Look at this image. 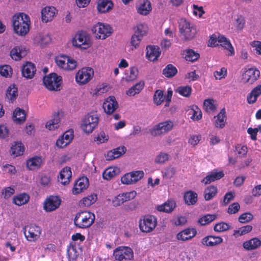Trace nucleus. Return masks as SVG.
<instances>
[{
    "label": "nucleus",
    "instance_id": "nucleus-1",
    "mask_svg": "<svg viewBox=\"0 0 261 261\" xmlns=\"http://www.w3.org/2000/svg\"><path fill=\"white\" fill-rule=\"evenodd\" d=\"M30 22L29 17L26 14L14 15L12 23L15 33L20 36H25L29 31Z\"/></svg>",
    "mask_w": 261,
    "mask_h": 261
},
{
    "label": "nucleus",
    "instance_id": "nucleus-2",
    "mask_svg": "<svg viewBox=\"0 0 261 261\" xmlns=\"http://www.w3.org/2000/svg\"><path fill=\"white\" fill-rule=\"evenodd\" d=\"M95 215L89 211H82L76 214L74 219L75 225L80 228L90 227L94 223Z\"/></svg>",
    "mask_w": 261,
    "mask_h": 261
},
{
    "label": "nucleus",
    "instance_id": "nucleus-3",
    "mask_svg": "<svg viewBox=\"0 0 261 261\" xmlns=\"http://www.w3.org/2000/svg\"><path fill=\"white\" fill-rule=\"evenodd\" d=\"M62 83V77L56 73H51L43 78L45 87L50 91H59Z\"/></svg>",
    "mask_w": 261,
    "mask_h": 261
},
{
    "label": "nucleus",
    "instance_id": "nucleus-4",
    "mask_svg": "<svg viewBox=\"0 0 261 261\" xmlns=\"http://www.w3.org/2000/svg\"><path fill=\"white\" fill-rule=\"evenodd\" d=\"M179 29L181 35L185 40L193 39L196 33L195 26L184 19H181L179 22Z\"/></svg>",
    "mask_w": 261,
    "mask_h": 261
},
{
    "label": "nucleus",
    "instance_id": "nucleus-5",
    "mask_svg": "<svg viewBox=\"0 0 261 261\" xmlns=\"http://www.w3.org/2000/svg\"><path fill=\"white\" fill-rule=\"evenodd\" d=\"M91 30L95 37L98 39H105L112 33V29L107 23L98 22L94 25Z\"/></svg>",
    "mask_w": 261,
    "mask_h": 261
},
{
    "label": "nucleus",
    "instance_id": "nucleus-6",
    "mask_svg": "<svg viewBox=\"0 0 261 261\" xmlns=\"http://www.w3.org/2000/svg\"><path fill=\"white\" fill-rule=\"evenodd\" d=\"M99 117L96 113H90L83 120L82 129L88 134L91 133L98 124Z\"/></svg>",
    "mask_w": 261,
    "mask_h": 261
},
{
    "label": "nucleus",
    "instance_id": "nucleus-7",
    "mask_svg": "<svg viewBox=\"0 0 261 261\" xmlns=\"http://www.w3.org/2000/svg\"><path fill=\"white\" fill-rule=\"evenodd\" d=\"M72 44L75 46L87 49L91 45L90 37L86 32H79L73 38Z\"/></svg>",
    "mask_w": 261,
    "mask_h": 261
},
{
    "label": "nucleus",
    "instance_id": "nucleus-8",
    "mask_svg": "<svg viewBox=\"0 0 261 261\" xmlns=\"http://www.w3.org/2000/svg\"><path fill=\"white\" fill-rule=\"evenodd\" d=\"M115 259L118 261H128L134 257L133 250L128 247L120 246L114 251Z\"/></svg>",
    "mask_w": 261,
    "mask_h": 261
},
{
    "label": "nucleus",
    "instance_id": "nucleus-9",
    "mask_svg": "<svg viewBox=\"0 0 261 261\" xmlns=\"http://www.w3.org/2000/svg\"><path fill=\"white\" fill-rule=\"evenodd\" d=\"M147 26L145 24L140 23L134 28V34L131 38V44L132 46L137 48L142 37L146 34Z\"/></svg>",
    "mask_w": 261,
    "mask_h": 261
},
{
    "label": "nucleus",
    "instance_id": "nucleus-10",
    "mask_svg": "<svg viewBox=\"0 0 261 261\" xmlns=\"http://www.w3.org/2000/svg\"><path fill=\"white\" fill-rule=\"evenodd\" d=\"M94 75V71L92 68H83L76 73L75 81L80 85H85L88 83Z\"/></svg>",
    "mask_w": 261,
    "mask_h": 261
},
{
    "label": "nucleus",
    "instance_id": "nucleus-11",
    "mask_svg": "<svg viewBox=\"0 0 261 261\" xmlns=\"http://www.w3.org/2000/svg\"><path fill=\"white\" fill-rule=\"evenodd\" d=\"M173 123L171 121H166L159 123L150 129V133L154 137L165 134L172 129Z\"/></svg>",
    "mask_w": 261,
    "mask_h": 261
},
{
    "label": "nucleus",
    "instance_id": "nucleus-12",
    "mask_svg": "<svg viewBox=\"0 0 261 261\" xmlns=\"http://www.w3.org/2000/svg\"><path fill=\"white\" fill-rule=\"evenodd\" d=\"M156 224L157 221L155 217L146 216L142 220L140 221L139 227L142 232H150L154 229Z\"/></svg>",
    "mask_w": 261,
    "mask_h": 261
},
{
    "label": "nucleus",
    "instance_id": "nucleus-13",
    "mask_svg": "<svg viewBox=\"0 0 261 261\" xmlns=\"http://www.w3.org/2000/svg\"><path fill=\"white\" fill-rule=\"evenodd\" d=\"M24 233L29 241H35L40 237L41 229L38 226L32 225L24 228Z\"/></svg>",
    "mask_w": 261,
    "mask_h": 261
},
{
    "label": "nucleus",
    "instance_id": "nucleus-14",
    "mask_svg": "<svg viewBox=\"0 0 261 261\" xmlns=\"http://www.w3.org/2000/svg\"><path fill=\"white\" fill-rule=\"evenodd\" d=\"M260 72L256 68H250L247 69L243 74L242 80L248 85L252 84L259 77Z\"/></svg>",
    "mask_w": 261,
    "mask_h": 261
},
{
    "label": "nucleus",
    "instance_id": "nucleus-15",
    "mask_svg": "<svg viewBox=\"0 0 261 261\" xmlns=\"http://www.w3.org/2000/svg\"><path fill=\"white\" fill-rule=\"evenodd\" d=\"M61 202L59 197L50 196L44 202V210L47 212L54 211L59 207Z\"/></svg>",
    "mask_w": 261,
    "mask_h": 261
},
{
    "label": "nucleus",
    "instance_id": "nucleus-16",
    "mask_svg": "<svg viewBox=\"0 0 261 261\" xmlns=\"http://www.w3.org/2000/svg\"><path fill=\"white\" fill-rule=\"evenodd\" d=\"M118 107L114 96H110L103 103V108L107 114H112Z\"/></svg>",
    "mask_w": 261,
    "mask_h": 261
},
{
    "label": "nucleus",
    "instance_id": "nucleus-17",
    "mask_svg": "<svg viewBox=\"0 0 261 261\" xmlns=\"http://www.w3.org/2000/svg\"><path fill=\"white\" fill-rule=\"evenodd\" d=\"M21 70L22 76L27 79H32L35 75L36 69L34 64L27 62L22 66Z\"/></svg>",
    "mask_w": 261,
    "mask_h": 261
},
{
    "label": "nucleus",
    "instance_id": "nucleus-18",
    "mask_svg": "<svg viewBox=\"0 0 261 261\" xmlns=\"http://www.w3.org/2000/svg\"><path fill=\"white\" fill-rule=\"evenodd\" d=\"M161 54L159 47L154 45H148L146 47V58L150 61H155L158 60Z\"/></svg>",
    "mask_w": 261,
    "mask_h": 261
},
{
    "label": "nucleus",
    "instance_id": "nucleus-19",
    "mask_svg": "<svg viewBox=\"0 0 261 261\" xmlns=\"http://www.w3.org/2000/svg\"><path fill=\"white\" fill-rule=\"evenodd\" d=\"M57 13V10L54 7H46L41 11L42 20L47 22L52 20Z\"/></svg>",
    "mask_w": 261,
    "mask_h": 261
},
{
    "label": "nucleus",
    "instance_id": "nucleus-20",
    "mask_svg": "<svg viewBox=\"0 0 261 261\" xmlns=\"http://www.w3.org/2000/svg\"><path fill=\"white\" fill-rule=\"evenodd\" d=\"M88 179L87 177L79 178L74 186L72 192L74 194H79L86 189L88 186Z\"/></svg>",
    "mask_w": 261,
    "mask_h": 261
},
{
    "label": "nucleus",
    "instance_id": "nucleus-21",
    "mask_svg": "<svg viewBox=\"0 0 261 261\" xmlns=\"http://www.w3.org/2000/svg\"><path fill=\"white\" fill-rule=\"evenodd\" d=\"M71 176L72 172L70 168L66 167L60 171V176L58 177L59 181L64 185L68 184L70 181Z\"/></svg>",
    "mask_w": 261,
    "mask_h": 261
},
{
    "label": "nucleus",
    "instance_id": "nucleus-22",
    "mask_svg": "<svg viewBox=\"0 0 261 261\" xmlns=\"http://www.w3.org/2000/svg\"><path fill=\"white\" fill-rule=\"evenodd\" d=\"M113 4L111 0H98L97 9L101 13H106L112 9Z\"/></svg>",
    "mask_w": 261,
    "mask_h": 261
},
{
    "label": "nucleus",
    "instance_id": "nucleus-23",
    "mask_svg": "<svg viewBox=\"0 0 261 261\" xmlns=\"http://www.w3.org/2000/svg\"><path fill=\"white\" fill-rule=\"evenodd\" d=\"M124 146L118 147L107 152L106 159L111 161L117 159L122 155L126 151Z\"/></svg>",
    "mask_w": 261,
    "mask_h": 261
},
{
    "label": "nucleus",
    "instance_id": "nucleus-24",
    "mask_svg": "<svg viewBox=\"0 0 261 261\" xmlns=\"http://www.w3.org/2000/svg\"><path fill=\"white\" fill-rule=\"evenodd\" d=\"M27 54V50L22 46H16L10 52L12 58L15 61L20 60L22 58L25 57Z\"/></svg>",
    "mask_w": 261,
    "mask_h": 261
},
{
    "label": "nucleus",
    "instance_id": "nucleus-25",
    "mask_svg": "<svg viewBox=\"0 0 261 261\" xmlns=\"http://www.w3.org/2000/svg\"><path fill=\"white\" fill-rule=\"evenodd\" d=\"M223 241L222 238L209 236L202 239L201 243L206 246H214L221 243Z\"/></svg>",
    "mask_w": 261,
    "mask_h": 261
},
{
    "label": "nucleus",
    "instance_id": "nucleus-26",
    "mask_svg": "<svg viewBox=\"0 0 261 261\" xmlns=\"http://www.w3.org/2000/svg\"><path fill=\"white\" fill-rule=\"evenodd\" d=\"M196 234V231L195 229L188 228L179 232L177 234V239L181 241H187L191 239Z\"/></svg>",
    "mask_w": 261,
    "mask_h": 261
},
{
    "label": "nucleus",
    "instance_id": "nucleus-27",
    "mask_svg": "<svg viewBox=\"0 0 261 261\" xmlns=\"http://www.w3.org/2000/svg\"><path fill=\"white\" fill-rule=\"evenodd\" d=\"M224 175V174L222 171H213L211 172L205 177H204L201 180V182H203L205 185L209 184L212 182L220 179V178L223 177Z\"/></svg>",
    "mask_w": 261,
    "mask_h": 261
},
{
    "label": "nucleus",
    "instance_id": "nucleus-28",
    "mask_svg": "<svg viewBox=\"0 0 261 261\" xmlns=\"http://www.w3.org/2000/svg\"><path fill=\"white\" fill-rule=\"evenodd\" d=\"M218 43L221 46L227 49L230 54L229 55L232 56L234 54V51L229 40L224 36L219 35L218 36Z\"/></svg>",
    "mask_w": 261,
    "mask_h": 261
},
{
    "label": "nucleus",
    "instance_id": "nucleus-29",
    "mask_svg": "<svg viewBox=\"0 0 261 261\" xmlns=\"http://www.w3.org/2000/svg\"><path fill=\"white\" fill-rule=\"evenodd\" d=\"M261 246V241L257 238H253L249 241L245 242L243 247L247 250H254Z\"/></svg>",
    "mask_w": 261,
    "mask_h": 261
},
{
    "label": "nucleus",
    "instance_id": "nucleus-30",
    "mask_svg": "<svg viewBox=\"0 0 261 261\" xmlns=\"http://www.w3.org/2000/svg\"><path fill=\"white\" fill-rule=\"evenodd\" d=\"M261 95V84L255 87L247 96V100L249 103H254L257 97Z\"/></svg>",
    "mask_w": 261,
    "mask_h": 261
},
{
    "label": "nucleus",
    "instance_id": "nucleus-31",
    "mask_svg": "<svg viewBox=\"0 0 261 261\" xmlns=\"http://www.w3.org/2000/svg\"><path fill=\"white\" fill-rule=\"evenodd\" d=\"M151 10V4L148 0H143L137 9L139 14L144 15L148 14Z\"/></svg>",
    "mask_w": 261,
    "mask_h": 261
},
{
    "label": "nucleus",
    "instance_id": "nucleus-32",
    "mask_svg": "<svg viewBox=\"0 0 261 261\" xmlns=\"http://www.w3.org/2000/svg\"><path fill=\"white\" fill-rule=\"evenodd\" d=\"M42 159L40 157L35 156L28 160L27 167L31 170L38 169L41 165Z\"/></svg>",
    "mask_w": 261,
    "mask_h": 261
},
{
    "label": "nucleus",
    "instance_id": "nucleus-33",
    "mask_svg": "<svg viewBox=\"0 0 261 261\" xmlns=\"http://www.w3.org/2000/svg\"><path fill=\"white\" fill-rule=\"evenodd\" d=\"M60 122V118L59 113H55L53 115L51 119L46 123V127L49 130L55 129L59 127V123Z\"/></svg>",
    "mask_w": 261,
    "mask_h": 261
},
{
    "label": "nucleus",
    "instance_id": "nucleus-34",
    "mask_svg": "<svg viewBox=\"0 0 261 261\" xmlns=\"http://www.w3.org/2000/svg\"><path fill=\"white\" fill-rule=\"evenodd\" d=\"M175 202L174 201L170 200L164 204L158 205L157 206V210L160 212H163L165 213H170L175 207Z\"/></svg>",
    "mask_w": 261,
    "mask_h": 261
},
{
    "label": "nucleus",
    "instance_id": "nucleus-35",
    "mask_svg": "<svg viewBox=\"0 0 261 261\" xmlns=\"http://www.w3.org/2000/svg\"><path fill=\"white\" fill-rule=\"evenodd\" d=\"M26 115L23 110L20 108L16 109L13 115V118L14 121L17 123H21L25 120Z\"/></svg>",
    "mask_w": 261,
    "mask_h": 261
},
{
    "label": "nucleus",
    "instance_id": "nucleus-36",
    "mask_svg": "<svg viewBox=\"0 0 261 261\" xmlns=\"http://www.w3.org/2000/svg\"><path fill=\"white\" fill-rule=\"evenodd\" d=\"M184 199L186 204L194 205L197 200V194L192 191L187 192L185 194Z\"/></svg>",
    "mask_w": 261,
    "mask_h": 261
},
{
    "label": "nucleus",
    "instance_id": "nucleus-37",
    "mask_svg": "<svg viewBox=\"0 0 261 261\" xmlns=\"http://www.w3.org/2000/svg\"><path fill=\"white\" fill-rule=\"evenodd\" d=\"M30 197L25 193L20 194L13 198L14 203L19 206L22 205L28 202Z\"/></svg>",
    "mask_w": 261,
    "mask_h": 261
},
{
    "label": "nucleus",
    "instance_id": "nucleus-38",
    "mask_svg": "<svg viewBox=\"0 0 261 261\" xmlns=\"http://www.w3.org/2000/svg\"><path fill=\"white\" fill-rule=\"evenodd\" d=\"M177 68L171 64L167 65L163 70V74L168 78L173 77L177 74Z\"/></svg>",
    "mask_w": 261,
    "mask_h": 261
},
{
    "label": "nucleus",
    "instance_id": "nucleus-39",
    "mask_svg": "<svg viewBox=\"0 0 261 261\" xmlns=\"http://www.w3.org/2000/svg\"><path fill=\"white\" fill-rule=\"evenodd\" d=\"M119 173V169L117 167H110L105 170L102 173L104 179L110 180L115 177Z\"/></svg>",
    "mask_w": 261,
    "mask_h": 261
},
{
    "label": "nucleus",
    "instance_id": "nucleus-40",
    "mask_svg": "<svg viewBox=\"0 0 261 261\" xmlns=\"http://www.w3.org/2000/svg\"><path fill=\"white\" fill-rule=\"evenodd\" d=\"M216 117L217 119L216 120L215 124L216 127L223 128L225 125L226 121L225 109H222Z\"/></svg>",
    "mask_w": 261,
    "mask_h": 261
},
{
    "label": "nucleus",
    "instance_id": "nucleus-41",
    "mask_svg": "<svg viewBox=\"0 0 261 261\" xmlns=\"http://www.w3.org/2000/svg\"><path fill=\"white\" fill-rule=\"evenodd\" d=\"M144 86V83L142 81L139 82L135 85L132 87L126 92L127 95L129 96H134L136 94H138L143 89Z\"/></svg>",
    "mask_w": 261,
    "mask_h": 261
},
{
    "label": "nucleus",
    "instance_id": "nucleus-42",
    "mask_svg": "<svg viewBox=\"0 0 261 261\" xmlns=\"http://www.w3.org/2000/svg\"><path fill=\"white\" fill-rule=\"evenodd\" d=\"M217 193V188L214 186L207 187L204 190V199L205 200H210L214 198Z\"/></svg>",
    "mask_w": 261,
    "mask_h": 261
},
{
    "label": "nucleus",
    "instance_id": "nucleus-43",
    "mask_svg": "<svg viewBox=\"0 0 261 261\" xmlns=\"http://www.w3.org/2000/svg\"><path fill=\"white\" fill-rule=\"evenodd\" d=\"M24 151V147L21 142H16L11 147V153L16 156L22 155Z\"/></svg>",
    "mask_w": 261,
    "mask_h": 261
},
{
    "label": "nucleus",
    "instance_id": "nucleus-44",
    "mask_svg": "<svg viewBox=\"0 0 261 261\" xmlns=\"http://www.w3.org/2000/svg\"><path fill=\"white\" fill-rule=\"evenodd\" d=\"M217 216V214H207L202 217L198 221L201 225H205L216 220Z\"/></svg>",
    "mask_w": 261,
    "mask_h": 261
},
{
    "label": "nucleus",
    "instance_id": "nucleus-45",
    "mask_svg": "<svg viewBox=\"0 0 261 261\" xmlns=\"http://www.w3.org/2000/svg\"><path fill=\"white\" fill-rule=\"evenodd\" d=\"M6 95L8 99L13 101L18 96L17 88L14 86H10L7 90Z\"/></svg>",
    "mask_w": 261,
    "mask_h": 261
},
{
    "label": "nucleus",
    "instance_id": "nucleus-46",
    "mask_svg": "<svg viewBox=\"0 0 261 261\" xmlns=\"http://www.w3.org/2000/svg\"><path fill=\"white\" fill-rule=\"evenodd\" d=\"M67 255L70 260H75L79 255L77 248L74 245H71L67 249Z\"/></svg>",
    "mask_w": 261,
    "mask_h": 261
},
{
    "label": "nucleus",
    "instance_id": "nucleus-47",
    "mask_svg": "<svg viewBox=\"0 0 261 261\" xmlns=\"http://www.w3.org/2000/svg\"><path fill=\"white\" fill-rule=\"evenodd\" d=\"M252 229V227L251 225H247L244 226H242L237 230H234L233 235L238 237L239 236H243L245 234L250 231H251Z\"/></svg>",
    "mask_w": 261,
    "mask_h": 261
},
{
    "label": "nucleus",
    "instance_id": "nucleus-48",
    "mask_svg": "<svg viewBox=\"0 0 261 261\" xmlns=\"http://www.w3.org/2000/svg\"><path fill=\"white\" fill-rule=\"evenodd\" d=\"M97 199V195L96 194H91L86 197H84L81 200L82 204L85 206H89L93 204Z\"/></svg>",
    "mask_w": 261,
    "mask_h": 261
},
{
    "label": "nucleus",
    "instance_id": "nucleus-49",
    "mask_svg": "<svg viewBox=\"0 0 261 261\" xmlns=\"http://www.w3.org/2000/svg\"><path fill=\"white\" fill-rule=\"evenodd\" d=\"M165 96L164 95L163 91L160 90H156L154 96L153 101L156 105H160L164 100Z\"/></svg>",
    "mask_w": 261,
    "mask_h": 261
},
{
    "label": "nucleus",
    "instance_id": "nucleus-50",
    "mask_svg": "<svg viewBox=\"0 0 261 261\" xmlns=\"http://www.w3.org/2000/svg\"><path fill=\"white\" fill-rule=\"evenodd\" d=\"M199 58V55L192 49H188L186 51L185 59L187 61L194 62Z\"/></svg>",
    "mask_w": 261,
    "mask_h": 261
},
{
    "label": "nucleus",
    "instance_id": "nucleus-51",
    "mask_svg": "<svg viewBox=\"0 0 261 261\" xmlns=\"http://www.w3.org/2000/svg\"><path fill=\"white\" fill-rule=\"evenodd\" d=\"M191 91L192 89L191 87L189 86L179 87L176 90V92L185 97H189L191 93Z\"/></svg>",
    "mask_w": 261,
    "mask_h": 261
},
{
    "label": "nucleus",
    "instance_id": "nucleus-52",
    "mask_svg": "<svg viewBox=\"0 0 261 261\" xmlns=\"http://www.w3.org/2000/svg\"><path fill=\"white\" fill-rule=\"evenodd\" d=\"M230 229V226L228 223L222 222L216 224L214 229L217 232H223L227 231Z\"/></svg>",
    "mask_w": 261,
    "mask_h": 261
},
{
    "label": "nucleus",
    "instance_id": "nucleus-53",
    "mask_svg": "<svg viewBox=\"0 0 261 261\" xmlns=\"http://www.w3.org/2000/svg\"><path fill=\"white\" fill-rule=\"evenodd\" d=\"M253 218V216L250 213H245L240 216L238 218L239 221L241 223H248Z\"/></svg>",
    "mask_w": 261,
    "mask_h": 261
},
{
    "label": "nucleus",
    "instance_id": "nucleus-54",
    "mask_svg": "<svg viewBox=\"0 0 261 261\" xmlns=\"http://www.w3.org/2000/svg\"><path fill=\"white\" fill-rule=\"evenodd\" d=\"M0 74L5 77L10 76L12 74V68L11 66L7 65L1 66Z\"/></svg>",
    "mask_w": 261,
    "mask_h": 261
},
{
    "label": "nucleus",
    "instance_id": "nucleus-55",
    "mask_svg": "<svg viewBox=\"0 0 261 261\" xmlns=\"http://www.w3.org/2000/svg\"><path fill=\"white\" fill-rule=\"evenodd\" d=\"M169 160V154L165 152H161L155 159V162L163 164Z\"/></svg>",
    "mask_w": 261,
    "mask_h": 261
},
{
    "label": "nucleus",
    "instance_id": "nucleus-56",
    "mask_svg": "<svg viewBox=\"0 0 261 261\" xmlns=\"http://www.w3.org/2000/svg\"><path fill=\"white\" fill-rule=\"evenodd\" d=\"M77 66L76 61L72 58L67 56V63L66 65V70H72L76 68Z\"/></svg>",
    "mask_w": 261,
    "mask_h": 261
},
{
    "label": "nucleus",
    "instance_id": "nucleus-57",
    "mask_svg": "<svg viewBox=\"0 0 261 261\" xmlns=\"http://www.w3.org/2000/svg\"><path fill=\"white\" fill-rule=\"evenodd\" d=\"M67 59V56H62L56 58V62L59 67L66 70Z\"/></svg>",
    "mask_w": 261,
    "mask_h": 261
},
{
    "label": "nucleus",
    "instance_id": "nucleus-58",
    "mask_svg": "<svg viewBox=\"0 0 261 261\" xmlns=\"http://www.w3.org/2000/svg\"><path fill=\"white\" fill-rule=\"evenodd\" d=\"M61 137L65 140V144H68L73 138V130L70 129L65 132Z\"/></svg>",
    "mask_w": 261,
    "mask_h": 261
},
{
    "label": "nucleus",
    "instance_id": "nucleus-59",
    "mask_svg": "<svg viewBox=\"0 0 261 261\" xmlns=\"http://www.w3.org/2000/svg\"><path fill=\"white\" fill-rule=\"evenodd\" d=\"M205 109L207 112L213 111L216 109L214 104V100L212 99H206L203 103Z\"/></svg>",
    "mask_w": 261,
    "mask_h": 261
},
{
    "label": "nucleus",
    "instance_id": "nucleus-60",
    "mask_svg": "<svg viewBox=\"0 0 261 261\" xmlns=\"http://www.w3.org/2000/svg\"><path fill=\"white\" fill-rule=\"evenodd\" d=\"M134 183H136L143 177L144 173L143 171H135L130 172Z\"/></svg>",
    "mask_w": 261,
    "mask_h": 261
},
{
    "label": "nucleus",
    "instance_id": "nucleus-61",
    "mask_svg": "<svg viewBox=\"0 0 261 261\" xmlns=\"http://www.w3.org/2000/svg\"><path fill=\"white\" fill-rule=\"evenodd\" d=\"M227 75V70L224 67L221 68L220 71L214 72V75L217 80H221L225 77Z\"/></svg>",
    "mask_w": 261,
    "mask_h": 261
},
{
    "label": "nucleus",
    "instance_id": "nucleus-62",
    "mask_svg": "<svg viewBox=\"0 0 261 261\" xmlns=\"http://www.w3.org/2000/svg\"><path fill=\"white\" fill-rule=\"evenodd\" d=\"M240 206L239 203L234 202L230 204L227 210V213L229 214H234L237 213L240 210Z\"/></svg>",
    "mask_w": 261,
    "mask_h": 261
},
{
    "label": "nucleus",
    "instance_id": "nucleus-63",
    "mask_svg": "<svg viewBox=\"0 0 261 261\" xmlns=\"http://www.w3.org/2000/svg\"><path fill=\"white\" fill-rule=\"evenodd\" d=\"M132 175L130 172L125 174L123 177H121V180L123 184L130 185L133 184L134 181L132 178Z\"/></svg>",
    "mask_w": 261,
    "mask_h": 261
},
{
    "label": "nucleus",
    "instance_id": "nucleus-64",
    "mask_svg": "<svg viewBox=\"0 0 261 261\" xmlns=\"http://www.w3.org/2000/svg\"><path fill=\"white\" fill-rule=\"evenodd\" d=\"M125 199L123 195V194H119L117 196L115 199L113 200V205L115 206H118L125 202Z\"/></svg>",
    "mask_w": 261,
    "mask_h": 261
}]
</instances>
